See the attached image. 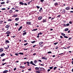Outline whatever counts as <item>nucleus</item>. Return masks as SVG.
I'll return each instance as SVG.
<instances>
[{"label": "nucleus", "mask_w": 73, "mask_h": 73, "mask_svg": "<svg viewBox=\"0 0 73 73\" xmlns=\"http://www.w3.org/2000/svg\"><path fill=\"white\" fill-rule=\"evenodd\" d=\"M26 63L27 64H30V62H27Z\"/></svg>", "instance_id": "c9c22d12"}, {"label": "nucleus", "mask_w": 73, "mask_h": 73, "mask_svg": "<svg viewBox=\"0 0 73 73\" xmlns=\"http://www.w3.org/2000/svg\"><path fill=\"white\" fill-rule=\"evenodd\" d=\"M15 26H17V25H18L19 24L18 23H15Z\"/></svg>", "instance_id": "3c124183"}, {"label": "nucleus", "mask_w": 73, "mask_h": 73, "mask_svg": "<svg viewBox=\"0 0 73 73\" xmlns=\"http://www.w3.org/2000/svg\"><path fill=\"white\" fill-rule=\"evenodd\" d=\"M70 9V7H67L65 9L66 10H69Z\"/></svg>", "instance_id": "0eeeda50"}, {"label": "nucleus", "mask_w": 73, "mask_h": 73, "mask_svg": "<svg viewBox=\"0 0 73 73\" xmlns=\"http://www.w3.org/2000/svg\"><path fill=\"white\" fill-rule=\"evenodd\" d=\"M15 20L16 21H19V18H15Z\"/></svg>", "instance_id": "9d476101"}, {"label": "nucleus", "mask_w": 73, "mask_h": 73, "mask_svg": "<svg viewBox=\"0 0 73 73\" xmlns=\"http://www.w3.org/2000/svg\"><path fill=\"white\" fill-rule=\"evenodd\" d=\"M44 68H39L38 69V71H41V70H44Z\"/></svg>", "instance_id": "f257e3e1"}, {"label": "nucleus", "mask_w": 73, "mask_h": 73, "mask_svg": "<svg viewBox=\"0 0 73 73\" xmlns=\"http://www.w3.org/2000/svg\"><path fill=\"white\" fill-rule=\"evenodd\" d=\"M15 55H16V56H18V54H17V53H15Z\"/></svg>", "instance_id": "e2e57ef3"}, {"label": "nucleus", "mask_w": 73, "mask_h": 73, "mask_svg": "<svg viewBox=\"0 0 73 73\" xmlns=\"http://www.w3.org/2000/svg\"><path fill=\"white\" fill-rule=\"evenodd\" d=\"M22 69H24V68H25V67L23 66V67H22Z\"/></svg>", "instance_id": "338daca9"}, {"label": "nucleus", "mask_w": 73, "mask_h": 73, "mask_svg": "<svg viewBox=\"0 0 73 73\" xmlns=\"http://www.w3.org/2000/svg\"><path fill=\"white\" fill-rule=\"evenodd\" d=\"M9 25H7L6 26V28H9Z\"/></svg>", "instance_id": "a211bd4d"}, {"label": "nucleus", "mask_w": 73, "mask_h": 73, "mask_svg": "<svg viewBox=\"0 0 73 73\" xmlns=\"http://www.w3.org/2000/svg\"><path fill=\"white\" fill-rule=\"evenodd\" d=\"M6 3H7L8 4V3H9V1H7V2H6Z\"/></svg>", "instance_id": "4d7b16f0"}, {"label": "nucleus", "mask_w": 73, "mask_h": 73, "mask_svg": "<svg viewBox=\"0 0 73 73\" xmlns=\"http://www.w3.org/2000/svg\"><path fill=\"white\" fill-rule=\"evenodd\" d=\"M3 51V48H1L0 49V52H1Z\"/></svg>", "instance_id": "423d86ee"}, {"label": "nucleus", "mask_w": 73, "mask_h": 73, "mask_svg": "<svg viewBox=\"0 0 73 73\" xmlns=\"http://www.w3.org/2000/svg\"><path fill=\"white\" fill-rule=\"evenodd\" d=\"M28 70H29V71H31V68H30V69H28Z\"/></svg>", "instance_id": "680f3d73"}, {"label": "nucleus", "mask_w": 73, "mask_h": 73, "mask_svg": "<svg viewBox=\"0 0 73 73\" xmlns=\"http://www.w3.org/2000/svg\"><path fill=\"white\" fill-rule=\"evenodd\" d=\"M32 1H31L30 2H28V5H29V4H30V3H31Z\"/></svg>", "instance_id": "c85d7f7f"}, {"label": "nucleus", "mask_w": 73, "mask_h": 73, "mask_svg": "<svg viewBox=\"0 0 73 73\" xmlns=\"http://www.w3.org/2000/svg\"><path fill=\"white\" fill-rule=\"evenodd\" d=\"M26 35H27V32H25L23 33V36H25Z\"/></svg>", "instance_id": "9b49d317"}, {"label": "nucleus", "mask_w": 73, "mask_h": 73, "mask_svg": "<svg viewBox=\"0 0 73 73\" xmlns=\"http://www.w3.org/2000/svg\"><path fill=\"white\" fill-rule=\"evenodd\" d=\"M45 22H46V20H45V19H43V21H42V22L45 23Z\"/></svg>", "instance_id": "f3484780"}, {"label": "nucleus", "mask_w": 73, "mask_h": 73, "mask_svg": "<svg viewBox=\"0 0 73 73\" xmlns=\"http://www.w3.org/2000/svg\"><path fill=\"white\" fill-rule=\"evenodd\" d=\"M42 34V33H41V32H40V33H38V35H41Z\"/></svg>", "instance_id": "5701e85b"}, {"label": "nucleus", "mask_w": 73, "mask_h": 73, "mask_svg": "<svg viewBox=\"0 0 73 73\" xmlns=\"http://www.w3.org/2000/svg\"><path fill=\"white\" fill-rule=\"evenodd\" d=\"M31 23V22H27V24H28V25H30Z\"/></svg>", "instance_id": "1a4fd4ad"}, {"label": "nucleus", "mask_w": 73, "mask_h": 73, "mask_svg": "<svg viewBox=\"0 0 73 73\" xmlns=\"http://www.w3.org/2000/svg\"><path fill=\"white\" fill-rule=\"evenodd\" d=\"M64 38H68V37L66 36H64Z\"/></svg>", "instance_id": "72a5a7b5"}, {"label": "nucleus", "mask_w": 73, "mask_h": 73, "mask_svg": "<svg viewBox=\"0 0 73 73\" xmlns=\"http://www.w3.org/2000/svg\"><path fill=\"white\" fill-rule=\"evenodd\" d=\"M3 22V21L2 20L0 21V24H2Z\"/></svg>", "instance_id": "473e14b6"}, {"label": "nucleus", "mask_w": 73, "mask_h": 73, "mask_svg": "<svg viewBox=\"0 0 73 73\" xmlns=\"http://www.w3.org/2000/svg\"><path fill=\"white\" fill-rule=\"evenodd\" d=\"M54 5H57L58 3H54Z\"/></svg>", "instance_id": "2f4dec72"}, {"label": "nucleus", "mask_w": 73, "mask_h": 73, "mask_svg": "<svg viewBox=\"0 0 73 73\" xmlns=\"http://www.w3.org/2000/svg\"><path fill=\"white\" fill-rule=\"evenodd\" d=\"M34 62L35 64H36V63L37 62V61L36 60H35Z\"/></svg>", "instance_id": "cd10ccee"}, {"label": "nucleus", "mask_w": 73, "mask_h": 73, "mask_svg": "<svg viewBox=\"0 0 73 73\" xmlns=\"http://www.w3.org/2000/svg\"><path fill=\"white\" fill-rule=\"evenodd\" d=\"M69 30V29L68 28H66V29L64 30L65 31H68Z\"/></svg>", "instance_id": "412c9836"}, {"label": "nucleus", "mask_w": 73, "mask_h": 73, "mask_svg": "<svg viewBox=\"0 0 73 73\" xmlns=\"http://www.w3.org/2000/svg\"><path fill=\"white\" fill-rule=\"evenodd\" d=\"M1 4H5V2H1Z\"/></svg>", "instance_id": "7c9ffc66"}, {"label": "nucleus", "mask_w": 73, "mask_h": 73, "mask_svg": "<svg viewBox=\"0 0 73 73\" xmlns=\"http://www.w3.org/2000/svg\"><path fill=\"white\" fill-rule=\"evenodd\" d=\"M28 43H27L25 44H24V46H26V45H28Z\"/></svg>", "instance_id": "c756f323"}, {"label": "nucleus", "mask_w": 73, "mask_h": 73, "mask_svg": "<svg viewBox=\"0 0 73 73\" xmlns=\"http://www.w3.org/2000/svg\"><path fill=\"white\" fill-rule=\"evenodd\" d=\"M42 59H44V60H47V58L46 57L44 56L42 58Z\"/></svg>", "instance_id": "20e7f679"}, {"label": "nucleus", "mask_w": 73, "mask_h": 73, "mask_svg": "<svg viewBox=\"0 0 73 73\" xmlns=\"http://www.w3.org/2000/svg\"><path fill=\"white\" fill-rule=\"evenodd\" d=\"M15 12H19V10H16Z\"/></svg>", "instance_id": "603ef678"}, {"label": "nucleus", "mask_w": 73, "mask_h": 73, "mask_svg": "<svg viewBox=\"0 0 73 73\" xmlns=\"http://www.w3.org/2000/svg\"><path fill=\"white\" fill-rule=\"evenodd\" d=\"M22 26L20 27H19V29H22Z\"/></svg>", "instance_id": "864d4df0"}, {"label": "nucleus", "mask_w": 73, "mask_h": 73, "mask_svg": "<svg viewBox=\"0 0 73 73\" xmlns=\"http://www.w3.org/2000/svg\"><path fill=\"white\" fill-rule=\"evenodd\" d=\"M18 54H24V53H22V52H20L19 53H18Z\"/></svg>", "instance_id": "a878e982"}, {"label": "nucleus", "mask_w": 73, "mask_h": 73, "mask_svg": "<svg viewBox=\"0 0 73 73\" xmlns=\"http://www.w3.org/2000/svg\"><path fill=\"white\" fill-rule=\"evenodd\" d=\"M37 29H35L32 30V31H37Z\"/></svg>", "instance_id": "aec40b11"}, {"label": "nucleus", "mask_w": 73, "mask_h": 73, "mask_svg": "<svg viewBox=\"0 0 73 73\" xmlns=\"http://www.w3.org/2000/svg\"><path fill=\"white\" fill-rule=\"evenodd\" d=\"M30 64H32V65H33L34 66H36V65L35 64L33 63V61H31L30 62Z\"/></svg>", "instance_id": "7ed1b4c3"}, {"label": "nucleus", "mask_w": 73, "mask_h": 73, "mask_svg": "<svg viewBox=\"0 0 73 73\" xmlns=\"http://www.w3.org/2000/svg\"><path fill=\"white\" fill-rule=\"evenodd\" d=\"M69 23L70 24H72V22L70 21L69 22Z\"/></svg>", "instance_id": "6e6d98bb"}, {"label": "nucleus", "mask_w": 73, "mask_h": 73, "mask_svg": "<svg viewBox=\"0 0 73 73\" xmlns=\"http://www.w3.org/2000/svg\"><path fill=\"white\" fill-rule=\"evenodd\" d=\"M52 68L53 67H49V69H52Z\"/></svg>", "instance_id": "a19ab883"}, {"label": "nucleus", "mask_w": 73, "mask_h": 73, "mask_svg": "<svg viewBox=\"0 0 73 73\" xmlns=\"http://www.w3.org/2000/svg\"><path fill=\"white\" fill-rule=\"evenodd\" d=\"M42 16H39L38 18V20H42Z\"/></svg>", "instance_id": "f03ea898"}, {"label": "nucleus", "mask_w": 73, "mask_h": 73, "mask_svg": "<svg viewBox=\"0 0 73 73\" xmlns=\"http://www.w3.org/2000/svg\"><path fill=\"white\" fill-rule=\"evenodd\" d=\"M38 68H38L37 67H35V70H38Z\"/></svg>", "instance_id": "2eb2a0df"}, {"label": "nucleus", "mask_w": 73, "mask_h": 73, "mask_svg": "<svg viewBox=\"0 0 73 73\" xmlns=\"http://www.w3.org/2000/svg\"><path fill=\"white\" fill-rule=\"evenodd\" d=\"M36 46V45H34V46H33V48H35V46Z\"/></svg>", "instance_id": "5fc2aeb1"}, {"label": "nucleus", "mask_w": 73, "mask_h": 73, "mask_svg": "<svg viewBox=\"0 0 73 73\" xmlns=\"http://www.w3.org/2000/svg\"><path fill=\"white\" fill-rule=\"evenodd\" d=\"M69 23H67L66 25V26H69Z\"/></svg>", "instance_id": "37998d69"}, {"label": "nucleus", "mask_w": 73, "mask_h": 73, "mask_svg": "<svg viewBox=\"0 0 73 73\" xmlns=\"http://www.w3.org/2000/svg\"><path fill=\"white\" fill-rule=\"evenodd\" d=\"M16 70V68H14V70Z\"/></svg>", "instance_id": "0e129e2a"}, {"label": "nucleus", "mask_w": 73, "mask_h": 73, "mask_svg": "<svg viewBox=\"0 0 73 73\" xmlns=\"http://www.w3.org/2000/svg\"><path fill=\"white\" fill-rule=\"evenodd\" d=\"M35 72L36 73H40V72L38 70L35 71Z\"/></svg>", "instance_id": "dca6fc26"}, {"label": "nucleus", "mask_w": 73, "mask_h": 73, "mask_svg": "<svg viewBox=\"0 0 73 73\" xmlns=\"http://www.w3.org/2000/svg\"><path fill=\"white\" fill-rule=\"evenodd\" d=\"M5 60H6V59H3L2 60V61H5Z\"/></svg>", "instance_id": "79ce46f5"}, {"label": "nucleus", "mask_w": 73, "mask_h": 73, "mask_svg": "<svg viewBox=\"0 0 73 73\" xmlns=\"http://www.w3.org/2000/svg\"><path fill=\"white\" fill-rule=\"evenodd\" d=\"M8 72V71L7 70H5L3 72V73H6Z\"/></svg>", "instance_id": "39448f33"}, {"label": "nucleus", "mask_w": 73, "mask_h": 73, "mask_svg": "<svg viewBox=\"0 0 73 73\" xmlns=\"http://www.w3.org/2000/svg\"><path fill=\"white\" fill-rule=\"evenodd\" d=\"M5 44H7V43H9V40H6L5 41Z\"/></svg>", "instance_id": "6e6552de"}, {"label": "nucleus", "mask_w": 73, "mask_h": 73, "mask_svg": "<svg viewBox=\"0 0 73 73\" xmlns=\"http://www.w3.org/2000/svg\"><path fill=\"white\" fill-rule=\"evenodd\" d=\"M61 16V15H59L57 17H60Z\"/></svg>", "instance_id": "09e8293b"}, {"label": "nucleus", "mask_w": 73, "mask_h": 73, "mask_svg": "<svg viewBox=\"0 0 73 73\" xmlns=\"http://www.w3.org/2000/svg\"><path fill=\"white\" fill-rule=\"evenodd\" d=\"M7 64V63H3L2 64V65H5V64Z\"/></svg>", "instance_id": "de8ad7c7"}, {"label": "nucleus", "mask_w": 73, "mask_h": 73, "mask_svg": "<svg viewBox=\"0 0 73 73\" xmlns=\"http://www.w3.org/2000/svg\"><path fill=\"white\" fill-rule=\"evenodd\" d=\"M22 67H23L22 66H19V67H20V68H22Z\"/></svg>", "instance_id": "69168bd1"}, {"label": "nucleus", "mask_w": 73, "mask_h": 73, "mask_svg": "<svg viewBox=\"0 0 73 73\" xmlns=\"http://www.w3.org/2000/svg\"><path fill=\"white\" fill-rule=\"evenodd\" d=\"M57 44H58V42H56V43H54V45H56Z\"/></svg>", "instance_id": "49530a36"}, {"label": "nucleus", "mask_w": 73, "mask_h": 73, "mask_svg": "<svg viewBox=\"0 0 73 73\" xmlns=\"http://www.w3.org/2000/svg\"><path fill=\"white\" fill-rule=\"evenodd\" d=\"M6 9L5 8H2L1 9V10H5Z\"/></svg>", "instance_id": "c03bdc74"}, {"label": "nucleus", "mask_w": 73, "mask_h": 73, "mask_svg": "<svg viewBox=\"0 0 73 73\" xmlns=\"http://www.w3.org/2000/svg\"><path fill=\"white\" fill-rule=\"evenodd\" d=\"M42 44H43V42H40L39 43V45H41Z\"/></svg>", "instance_id": "4be33fe9"}, {"label": "nucleus", "mask_w": 73, "mask_h": 73, "mask_svg": "<svg viewBox=\"0 0 73 73\" xmlns=\"http://www.w3.org/2000/svg\"><path fill=\"white\" fill-rule=\"evenodd\" d=\"M48 54L52 53V52L49 51V52H48Z\"/></svg>", "instance_id": "ea45409f"}, {"label": "nucleus", "mask_w": 73, "mask_h": 73, "mask_svg": "<svg viewBox=\"0 0 73 73\" xmlns=\"http://www.w3.org/2000/svg\"><path fill=\"white\" fill-rule=\"evenodd\" d=\"M50 70V69H49L48 70L47 72H49Z\"/></svg>", "instance_id": "052dcab7"}, {"label": "nucleus", "mask_w": 73, "mask_h": 73, "mask_svg": "<svg viewBox=\"0 0 73 73\" xmlns=\"http://www.w3.org/2000/svg\"><path fill=\"white\" fill-rule=\"evenodd\" d=\"M24 5H27V4L26 3H25L24 4Z\"/></svg>", "instance_id": "bf43d9fd"}, {"label": "nucleus", "mask_w": 73, "mask_h": 73, "mask_svg": "<svg viewBox=\"0 0 73 73\" xmlns=\"http://www.w3.org/2000/svg\"><path fill=\"white\" fill-rule=\"evenodd\" d=\"M63 25L64 27H66V25L65 24H64Z\"/></svg>", "instance_id": "a18cd8bd"}, {"label": "nucleus", "mask_w": 73, "mask_h": 73, "mask_svg": "<svg viewBox=\"0 0 73 73\" xmlns=\"http://www.w3.org/2000/svg\"><path fill=\"white\" fill-rule=\"evenodd\" d=\"M8 21H12V20H11V19H9L8 20Z\"/></svg>", "instance_id": "4c0bfd02"}, {"label": "nucleus", "mask_w": 73, "mask_h": 73, "mask_svg": "<svg viewBox=\"0 0 73 73\" xmlns=\"http://www.w3.org/2000/svg\"><path fill=\"white\" fill-rule=\"evenodd\" d=\"M40 2L41 3H42V2H43V1H44V0H40Z\"/></svg>", "instance_id": "58836bf2"}, {"label": "nucleus", "mask_w": 73, "mask_h": 73, "mask_svg": "<svg viewBox=\"0 0 73 73\" xmlns=\"http://www.w3.org/2000/svg\"><path fill=\"white\" fill-rule=\"evenodd\" d=\"M5 54L3 53L1 55V57H3L4 56H5Z\"/></svg>", "instance_id": "f8f14e48"}, {"label": "nucleus", "mask_w": 73, "mask_h": 73, "mask_svg": "<svg viewBox=\"0 0 73 73\" xmlns=\"http://www.w3.org/2000/svg\"><path fill=\"white\" fill-rule=\"evenodd\" d=\"M61 35H62V36H65L66 35L65 34L63 33H61Z\"/></svg>", "instance_id": "bb28decb"}, {"label": "nucleus", "mask_w": 73, "mask_h": 73, "mask_svg": "<svg viewBox=\"0 0 73 73\" xmlns=\"http://www.w3.org/2000/svg\"><path fill=\"white\" fill-rule=\"evenodd\" d=\"M17 14H15L13 15V17H17Z\"/></svg>", "instance_id": "4468645a"}, {"label": "nucleus", "mask_w": 73, "mask_h": 73, "mask_svg": "<svg viewBox=\"0 0 73 73\" xmlns=\"http://www.w3.org/2000/svg\"><path fill=\"white\" fill-rule=\"evenodd\" d=\"M6 34L7 35H9V34H10V32L9 31H8L6 32Z\"/></svg>", "instance_id": "6ab92c4d"}, {"label": "nucleus", "mask_w": 73, "mask_h": 73, "mask_svg": "<svg viewBox=\"0 0 73 73\" xmlns=\"http://www.w3.org/2000/svg\"><path fill=\"white\" fill-rule=\"evenodd\" d=\"M71 62L72 63V64L73 65V61Z\"/></svg>", "instance_id": "774afa93"}, {"label": "nucleus", "mask_w": 73, "mask_h": 73, "mask_svg": "<svg viewBox=\"0 0 73 73\" xmlns=\"http://www.w3.org/2000/svg\"><path fill=\"white\" fill-rule=\"evenodd\" d=\"M36 8H37L38 9H39V8H40V7H39L38 6H36Z\"/></svg>", "instance_id": "e433bc0d"}, {"label": "nucleus", "mask_w": 73, "mask_h": 73, "mask_svg": "<svg viewBox=\"0 0 73 73\" xmlns=\"http://www.w3.org/2000/svg\"><path fill=\"white\" fill-rule=\"evenodd\" d=\"M63 12H64V13H65V10H63Z\"/></svg>", "instance_id": "8fccbe9b"}, {"label": "nucleus", "mask_w": 73, "mask_h": 73, "mask_svg": "<svg viewBox=\"0 0 73 73\" xmlns=\"http://www.w3.org/2000/svg\"><path fill=\"white\" fill-rule=\"evenodd\" d=\"M31 42L32 44H33V43H35V42H36V41L35 40Z\"/></svg>", "instance_id": "393cba45"}, {"label": "nucleus", "mask_w": 73, "mask_h": 73, "mask_svg": "<svg viewBox=\"0 0 73 73\" xmlns=\"http://www.w3.org/2000/svg\"><path fill=\"white\" fill-rule=\"evenodd\" d=\"M19 4H21V5H24V3H23L21 2H19Z\"/></svg>", "instance_id": "ddd939ff"}, {"label": "nucleus", "mask_w": 73, "mask_h": 73, "mask_svg": "<svg viewBox=\"0 0 73 73\" xmlns=\"http://www.w3.org/2000/svg\"><path fill=\"white\" fill-rule=\"evenodd\" d=\"M38 61H39V62H41V60H38Z\"/></svg>", "instance_id": "13d9d810"}, {"label": "nucleus", "mask_w": 73, "mask_h": 73, "mask_svg": "<svg viewBox=\"0 0 73 73\" xmlns=\"http://www.w3.org/2000/svg\"><path fill=\"white\" fill-rule=\"evenodd\" d=\"M9 13H12V10H11L9 11Z\"/></svg>", "instance_id": "b1692460"}, {"label": "nucleus", "mask_w": 73, "mask_h": 73, "mask_svg": "<svg viewBox=\"0 0 73 73\" xmlns=\"http://www.w3.org/2000/svg\"><path fill=\"white\" fill-rule=\"evenodd\" d=\"M56 69H57V67H54V70H56Z\"/></svg>", "instance_id": "f704fd0d"}]
</instances>
